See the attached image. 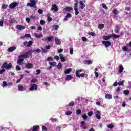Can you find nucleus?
I'll use <instances>...</instances> for the list:
<instances>
[{"label": "nucleus", "mask_w": 131, "mask_h": 131, "mask_svg": "<svg viewBox=\"0 0 131 131\" xmlns=\"http://www.w3.org/2000/svg\"><path fill=\"white\" fill-rule=\"evenodd\" d=\"M113 37V39H115L116 38H119L120 37V35H117L115 34L112 33V34H109L107 36H103V39L104 40H109L110 38H112Z\"/></svg>", "instance_id": "obj_1"}, {"label": "nucleus", "mask_w": 131, "mask_h": 131, "mask_svg": "<svg viewBox=\"0 0 131 131\" xmlns=\"http://www.w3.org/2000/svg\"><path fill=\"white\" fill-rule=\"evenodd\" d=\"M12 65L11 63L8 64L7 62H4L1 66V68H6V69H10V68H12Z\"/></svg>", "instance_id": "obj_2"}, {"label": "nucleus", "mask_w": 131, "mask_h": 131, "mask_svg": "<svg viewBox=\"0 0 131 131\" xmlns=\"http://www.w3.org/2000/svg\"><path fill=\"white\" fill-rule=\"evenodd\" d=\"M30 3H28L27 4V6L28 7H34L36 5V2L35 0H29Z\"/></svg>", "instance_id": "obj_3"}, {"label": "nucleus", "mask_w": 131, "mask_h": 131, "mask_svg": "<svg viewBox=\"0 0 131 131\" xmlns=\"http://www.w3.org/2000/svg\"><path fill=\"white\" fill-rule=\"evenodd\" d=\"M37 90V85L34 83L30 84L29 91H36Z\"/></svg>", "instance_id": "obj_4"}, {"label": "nucleus", "mask_w": 131, "mask_h": 131, "mask_svg": "<svg viewBox=\"0 0 131 131\" xmlns=\"http://www.w3.org/2000/svg\"><path fill=\"white\" fill-rule=\"evenodd\" d=\"M53 36H51L50 37H46L43 38H42V41H49V42H51L52 41V39H53Z\"/></svg>", "instance_id": "obj_5"}, {"label": "nucleus", "mask_w": 131, "mask_h": 131, "mask_svg": "<svg viewBox=\"0 0 131 131\" xmlns=\"http://www.w3.org/2000/svg\"><path fill=\"white\" fill-rule=\"evenodd\" d=\"M33 44V42H32V41H29L28 42L27 41H25L23 42L24 46H25V47H27L28 48L31 47Z\"/></svg>", "instance_id": "obj_6"}, {"label": "nucleus", "mask_w": 131, "mask_h": 131, "mask_svg": "<svg viewBox=\"0 0 131 131\" xmlns=\"http://www.w3.org/2000/svg\"><path fill=\"white\" fill-rule=\"evenodd\" d=\"M16 7H18V3L16 2H13L9 6V8H10V9H15Z\"/></svg>", "instance_id": "obj_7"}, {"label": "nucleus", "mask_w": 131, "mask_h": 131, "mask_svg": "<svg viewBox=\"0 0 131 131\" xmlns=\"http://www.w3.org/2000/svg\"><path fill=\"white\" fill-rule=\"evenodd\" d=\"M102 43L103 45H104L105 47H106V48H108V47H110V46H111V42L109 41H103L102 42Z\"/></svg>", "instance_id": "obj_8"}, {"label": "nucleus", "mask_w": 131, "mask_h": 131, "mask_svg": "<svg viewBox=\"0 0 131 131\" xmlns=\"http://www.w3.org/2000/svg\"><path fill=\"white\" fill-rule=\"evenodd\" d=\"M96 113L97 114H95V117L98 119V120H100V119H101V112L97 111Z\"/></svg>", "instance_id": "obj_9"}, {"label": "nucleus", "mask_w": 131, "mask_h": 131, "mask_svg": "<svg viewBox=\"0 0 131 131\" xmlns=\"http://www.w3.org/2000/svg\"><path fill=\"white\" fill-rule=\"evenodd\" d=\"M16 28L18 30H23V29H25V26L21 25H18L16 26Z\"/></svg>", "instance_id": "obj_10"}, {"label": "nucleus", "mask_w": 131, "mask_h": 131, "mask_svg": "<svg viewBox=\"0 0 131 131\" xmlns=\"http://www.w3.org/2000/svg\"><path fill=\"white\" fill-rule=\"evenodd\" d=\"M58 8L56 5H52L51 7V11H54V12H57L58 11Z\"/></svg>", "instance_id": "obj_11"}, {"label": "nucleus", "mask_w": 131, "mask_h": 131, "mask_svg": "<svg viewBox=\"0 0 131 131\" xmlns=\"http://www.w3.org/2000/svg\"><path fill=\"white\" fill-rule=\"evenodd\" d=\"M16 47L15 46H12L11 47L9 48H8L7 51L8 52H14V51H15V50H16Z\"/></svg>", "instance_id": "obj_12"}, {"label": "nucleus", "mask_w": 131, "mask_h": 131, "mask_svg": "<svg viewBox=\"0 0 131 131\" xmlns=\"http://www.w3.org/2000/svg\"><path fill=\"white\" fill-rule=\"evenodd\" d=\"M28 54L27 53V52H25L24 53V54H23V55H21L19 56V58H24V59H26L27 58H28Z\"/></svg>", "instance_id": "obj_13"}, {"label": "nucleus", "mask_w": 131, "mask_h": 131, "mask_svg": "<svg viewBox=\"0 0 131 131\" xmlns=\"http://www.w3.org/2000/svg\"><path fill=\"white\" fill-rule=\"evenodd\" d=\"M79 4H80V6H81V7H80L81 10H83V9L85 8V4H84V3H83V1H80Z\"/></svg>", "instance_id": "obj_14"}, {"label": "nucleus", "mask_w": 131, "mask_h": 131, "mask_svg": "<svg viewBox=\"0 0 131 131\" xmlns=\"http://www.w3.org/2000/svg\"><path fill=\"white\" fill-rule=\"evenodd\" d=\"M83 71V69L77 70L75 73L76 77H80V76L79 75V72H82Z\"/></svg>", "instance_id": "obj_15"}, {"label": "nucleus", "mask_w": 131, "mask_h": 131, "mask_svg": "<svg viewBox=\"0 0 131 131\" xmlns=\"http://www.w3.org/2000/svg\"><path fill=\"white\" fill-rule=\"evenodd\" d=\"M18 89L19 91H20V92H22L23 91H26V87L23 86V85H18Z\"/></svg>", "instance_id": "obj_16"}, {"label": "nucleus", "mask_w": 131, "mask_h": 131, "mask_svg": "<svg viewBox=\"0 0 131 131\" xmlns=\"http://www.w3.org/2000/svg\"><path fill=\"white\" fill-rule=\"evenodd\" d=\"M54 40L56 45H61V43H62V42H61V40L59 39V38H55Z\"/></svg>", "instance_id": "obj_17"}, {"label": "nucleus", "mask_w": 131, "mask_h": 131, "mask_svg": "<svg viewBox=\"0 0 131 131\" xmlns=\"http://www.w3.org/2000/svg\"><path fill=\"white\" fill-rule=\"evenodd\" d=\"M30 37H31V35L30 34H25L24 36L20 37V39H23L24 38H29Z\"/></svg>", "instance_id": "obj_18"}, {"label": "nucleus", "mask_w": 131, "mask_h": 131, "mask_svg": "<svg viewBox=\"0 0 131 131\" xmlns=\"http://www.w3.org/2000/svg\"><path fill=\"white\" fill-rule=\"evenodd\" d=\"M71 17H72V15L70 13H67L66 17L64 19V21H67L68 18H71Z\"/></svg>", "instance_id": "obj_19"}, {"label": "nucleus", "mask_w": 131, "mask_h": 131, "mask_svg": "<svg viewBox=\"0 0 131 131\" xmlns=\"http://www.w3.org/2000/svg\"><path fill=\"white\" fill-rule=\"evenodd\" d=\"M72 78H73V77H72V76L68 75H67L66 77V80H67V81H69V80H71Z\"/></svg>", "instance_id": "obj_20"}, {"label": "nucleus", "mask_w": 131, "mask_h": 131, "mask_svg": "<svg viewBox=\"0 0 131 131\" xmlns=\"http://www.w3.org/2000/svg\"><path fill=\"white\" fill-rule=\"evenodd\" d=\"M34 36L36 38H41V37H43V35L41 34H37V33H35Z\"/></svg>", "instance_id": "obj_21"}, {"label": "nucleus", "mask_w": 131, "mask_h": 131, "mask_svg": "<svg viewBox=\"0 0 131 131\" xmlns=\"http://www.w3.org/2000/svg\"><path fill=\"white\" fill-rule=\"evenodd\" d=\"M39 129V126L34 125L33 127L32 131H38Z\"/></svg>", "instance_id": "obj_22"}, {"label": "nucleus", "mask_w": 131, "mask_h": 131, "mask_svg": "<svg viewBox=\"0 0 131 131\" xmlns=\"http://www.w3.org/2000/svg\"><path fill=\"white\" fill-rule=\"evenodd\" d=\"M59 58L61 61V62H66V59H65V57L62 55V54H59Z\"/></svg>", "instance_id": "obj_23"}, {"label": "nucleus", "mask_w": 131, "mask_h": 131, "mask_svg": "<svg viewBox=\"0 0 131 131\" xmlns=\"http://www.w3.org/2000/svg\"><path fill=\"white\" fill-rule=\"evenodd\" d=\"M33 67V64L32 63H28L26 64V68H28V69H30Z\"/></svg>", "instance_id": "obj_24"}, {"label": "nucleus", "mask_w": 131, "mask_h": 131, "mask_svg": "<svg viewBox=\"0 0 131 131\" xmlns=\"http://www.w3.org/2000/svg\"><path fill=\"white\" fill-rule=\"evenodd\" d=\"M64 11L66 12H70V11H73V8H72V7H67L64 8Z\"/></svg>", "instance_id": "obj_25"}, {"label": "nucleus", "mask_w": 131, "mask_h": 131, "mask_svg": "<svg viewBox=\"0 0 131 131\" xmlns=\"http://www.w3.org/2000/svg\"><path fill=\"white\" fill-rule=\"evenodd\" d=\"M71 71H72V69L71 68H69L64 71V74H68V73H70Z\"/></svg>", "instance_id": "obj_26"}, {"label": "nucleus", "mask_w": 131, "mask_h": 131, "mask_svg": "<svg viewBox=\"0 0 131 131\" xmlns=\"http://www.w3.org/2000/svg\"><path fill=\"white\" fill-rule=\"evenodd\" d=\"M119 26H116L114 29V32L115 33H118L119 32Z\"/></svg>", "instance_id": "obj_27"}, {"label": "nucleus", "mask_w": 131, "mask_h": 131, "mask_svg": "<svg viewBox=\"0 0 131 131\" xmlns=\"http://www.w3.org/2000/svg\"><path fill=\"white\" fill-rule=\"evenodd\" d=\"M24 61V59H23V58H19L18 60H17V64L18 65H21V64H22V62H23Z\"/></svg>", "instance_id": "obj_28"}, {"label": "nucleus", "mask_w": 131, "mask_h": 131, "mask_svg": "<svg viewBox=\"0 0 131 131\" xmlns=\"http://www.w3.org/2000/svg\"><path fill=\"white\" fill-rule=\"evenodd\" d=\"M85 65H92L93 64V61L91 60H85Z\"/></svg>", "instance_id": "obj_29"}, {"label": "nucleus", "mask_w": 131, "mask_h": 131, "mask_svg": "<svg viewBox=\"0 0 131 131\" xmlns=\"http://www.w3.org/2000/svg\"><path fill=\"white\" fill-rule=\"evenodd\" d=\"M124 69V68H123V66H122V65L120 66L119 69V71L120 73H122V72H123Z\"/></svg>", "instance_id": "obj_30"}, {"label": "nucleus", "mask_w": 131, "mask_h": 131, "mask_svg": "<svg viewBox=\"0 0 131 131\" xmlns=\"http://www.w3.org/2000/svg\"><path fill=\"white\" fill-rule=\"evenodd\" d=\"M123 51H124V52H130V50L126 46H124L123 47Z\"/></svg>", "instance_id": "obj_31"}, {"label": "nucleus", "mask_w": 131, "mask_h": 131, "mask_svg": "<svg viewBox=\"0 0 131 131\" xmlns=\"http://www.w3.org/2000/svg\"><path fill=\"white\" fill-rule=\"evenodd\" d=\"M105 98L107 99L108 100H111V99H112V95H110V94H107L105 95Z\"/></svg>", "instance_id": "obj_32"}, {"label": "nucleus", "mask_w": 131, "mask_h": 131, "mask_svg": "<svg viewBox=\"0 0 131 131\" xmlns=\"http://www.w3.org/2000/svg\"><path fill=\"white\" fill-rule=\"evenodd\" d=\"M89 35H91V36H93L94 37H96V33L93 32H89L88 33Z\"/></svg>", "instance_id": "obj_33"}, {"label": "nucleus", "mask_w": 131, "mask_h": 131, "mask_svg": "<svg viewBox=\"0 0 131 131\" xmlns=\"http://www.w3.org/2000/svg\"><path fill=\"white\" fill-rule=\"evenodd\" d=\"M49 64L51 65L52 67H55L57 65V63L55 61L50 62Z\"/></svg>", "instance_id": "obj_34"}, {"label": "nucleus", "mask_w": 131, "mask_h": 131, "mask_svg": "<svg viewBox=\"0 0 131 131\" xmlns=\"http://www.w3.org/2000/svg\"><path fill=\"white\" fill-rule=\"evenodd\" d=\"M34 53H40L41 52V50L39 48H37L35 50H33Z\"/></svg>", "instance_id": "obj_35"}, {"label": "nucleus", "mask_w": 131, "mask_h": 131, "mask_svg": "<svg viewBox=\"0 0 131 131\" xmlns=\"http://www.w3.org/2000/svg\"><path fill=\"white\" fill-rule=\"evenodd\" d=\"M76 3L74 4V9H77V7L78 6V1L77 0H75Z\"/></svg>", "instance_id": "obj_36"}, {"label": "nucleus", "mask_w": 131, "mask_h": 131, "mask_svg": "<svg viewBox=\"0 0 131 131\" xmlns=\"http://www.w3.org/2000/svg\"><path fill=\"white\" fill-rule=\"evenodd\" d=\"M74 105H75V103L74 101H71L69 103V107H73V106H74Z\"/></svg>", "instance_id": "obj_37"}, {"label": "nucleus", "mask_w": 131, "mask_h": 131, "mask_svg": "<svg viewBox=\"0 0 131 131\" xmlns=\"http://www.w3.org/2000/svg\"><path fill=\"white\" fill-rule=\"evenodd\" d=\"M98 28H99V29H102V28L103 27H104V24H100L98 25Z\"/></svg>", "instance_id": "obj_38"}, {"label": "nucleus", "mask_w": 131, "mask_h": 131, "mask_svg": "<svg viewBox=\"0 0 131 131\" xmlns=\"http://www.w3.org/2000/svg\"><path fill=\"white\" fill-rule=\"evenodd\" d=\"M129 90H124V95H126V96H127V95H129Z\"/></svg>", "instance_id": "obj_39"}, {"label": "nucleus", "mask_w": 131, "mask_h": 131, "mask_svg": "<svg viewBox=\"0 0 131 131\" xmlns=\"http://www.w3.org/2000/svg\"><path fill=\"white\" fill-rule=\"evenodd\" d=\"M113 13L114 14V17H116V16L117 15V10L116 9H114L113 11Z\"/></svg>", "instance_id": "obj_40"}, {"label": "nucleus", "mask_w": 131, "mask_h": 131, "mask_svg": "<svg viewBox=\"0 0 131 131\" xmlns=\"http://www.w3.org/2000/svg\"><path fill=\"white\" fill-rule=\"evenodd\" d=\"M3 84L2 85V86H3V88H6V86H8V83L5 81H4L3 82Z\"/></svg>", "instance_id": "obj_41"}, {"label": "nucleus", "mask_w": 131, "mask_h": 131, "mask_svg": "<svg viewBox=\"0 0 131 131\" xmlns=\"http://www.w3.org/2000/svg\"><path fill=\"white\" fill-rule=\"evenodd\" d=\"M107 127H108V128H110V129H112V128L114 127V125H113L112 124H110L107 125Z\"/></svg>", "instance_id": "obj_42"}, {"label": "nucleus", "mask_w": 131, "mask_h": 131, "mask_svg": "<svg viewBox=\"0 0 131 131\" xmlns=\"http://www.w3.org/2000/svg\"><path fill=\"white\" fill-rule=\"evenodd\" d=\"M51 121L52 122V123H54V122H57V121H58V119L57 118H51L50 119Z\"/></svg>", "instance_id": "obj_43"}, {"label": "nucleus", "mask_w": 131, "mask_h": 131, "mask_svg": "<svg viewBox=\"0 0 131 131\" xmlns=\"http://www.w3.org/2000/svg\"><path fill=\"white\" fill-rule=\"evenodd\" d=\"M7 8H8V5L7 4H3L2 6V9H3V10H6Z\"/></svg>", "instance_id": "obj_44"}, {"label": "nucleus", "mask_w": 131, "mask_h": 131, "mask_svg": "<svg viewBox=\"0 0 131 131\" xmlns=\"http://www.w3.org/2000/svg\"><path fill=\"white\" fill-rule=\"evenodd\" d=\"M124 84V81H120L119 82H118V85H123Z\"/></svg>", "instance_id": "obj_45"}, {"label": "nucleus", "mask_w": 131, "mask_h": 131, "mask_svg": "<svg viewBox=\"0 0 131 131\" xmlns=\"http://www.w3.org/2000/svg\"><path fill=\"white\" fill-rule=\"evenodd\" d=\"M31 82L32 83H35L36 82H37V80L36 79V78H33L31 80Z\"/></svg>", "instance_id": "obj_46"}, {"label": "nucleus", "mask_w": 131, "mask_h": 131, "mask_svg": "<svg viewBox=\"0 0 131 131\" xmlns=\"http://www.w3.org/2000/svg\"><path fill=\"white\" fill-rule=\"evenodd\" d=\"M53 28H54V29L55 30H57V29H58V28H59V25H54L53 26Z\"/></svg>", "instance_id": "obj_47"}, {"label": "nucleus", "mask_w": 131, "mask_h": 131, "mask_svg": "<svg viewBox=\"0 0 131 131\" xmlns=\"http://www.w3.org/2000/svg\"><path fill=\"white\" fill-rule=\"evenodd\" d=\"M74 10L75 11V14L76 16H77L78 14H79V11H78V9L77 8L74 9Z\"/></svg>", "instance_id": "obj_48"}, {"label": "nucleus", "mask_w": 131, "mask_h": 131, "mask_svg": "<svg viewBox=\"0 0 131 131\" xmlns=\"http://www.w3.org/2000/svg\"><path fill=\"white\" fill-rule=\"evenodd\" d=\"M36 75H38L39 74H40V73H41V70H40V69H38L36 70Z\"/></svg>", "instance_id": "obj_49"}, {"label": "nucleus", "mask_w": 131, "mask_h": 131, "mask_svg": "<svg viewBox=\"0 0 131 131\" xmlns=\"http://www.w3.org/2000/svg\"><path fill=\"white\" fill-rule=\"evenodd\" d=\"M102 8H103V9H105V10H108V7H107V5H106L105 4V3H103L102 4Z\"/></svg>", "instance_id": "obj_50"}, {"label": "nucleus", "mask_w": 131, "mask_h": 131, "mask_svg": "<svg viewBox=\"0 0 131 131\" xmlns=\"http://www.w3.org/2000/svg\"><path fill=\"white\" fill-rule=\"evenodd\" d=\"M76 114L79 115L81 114V110L78 109L76 110Z\"/></svg>", "instance_id": "obj_51"}, {"label": "nucleus", "mask_w": 131, "mask_h": 131, "mask_svg": "<svg viewBox=\"0 0 131 131\" xmlns=\"http://www.w3.org/2000/svg\"><path fill=\"white\" fill-rule=\"evenodd\" d=\"M47 21H48V22H52V21H53V18L50 16H48L47 17Z\"/></svg>", "instance_id": "obj_52"}, {"label": "nucleus", "mask_w": 131, "mask_h": 131, "mask_svg": "<svg viewBox=\"0 0 131 131\" xmlns=\"http://www.w3.org/2000/svg\"><path fill=\"white\" fill-rule=\"evenodd\" d=\"M82 118H83V119L85 120L88 119V116L86 115H83L82 116Z\"/></svg>", "instance_id": "obj_53"}, {"label": "nucleus", "mask_w": 131, "mask_h": 131, "mask_svg": "<svg viewBox=\"0 0 131 131\" xmlns=\"http://www.w3.org/2000/svg\"><path fill=\"white\" fill-rule=\"evenodd\" d=\"M87 115H88V116H89V117H91V116H92V115H93V111H90V112H88L87 113Z\"/></svg>", "instance_id": "obj_54"}, {"label": "nucleus", "mask_w": 131, "mask_h": 131, "mask_svg": "<svg viewBox=\"0 0 131 131\" xmlns=\"http://www.w3.org/2000/svg\"><path fill=\"white\" fill-rule=\"evenodd\" d=\"M42 131H47L48 130V128H47V127H46V126H42Z\"/></svg>", "instance_id": "obj_55"}, {"label": "nucleus", "mask_w": 131, "mask_h": 131, "mask_svg": "<svg viewBox=\"0 0 131 131\" xmlns=\"http://www.w3.org/2000/svg\"><path fill=\"white\" fill-rule=\"evenodd\" d=\"M61 68H62V63H61L59 62V63L58 64L57 69H61Z\"/></svg>", "instance_id": "obj_56"}, {"label": "nucleus", "mask_w": 131, "mask_h": 131, "mask_svg": "<svg viewBox=\"0 0 131 131\" xmlns=\"http://www.w3.org/2000/svg\"><path fill=\"white\" fill-rule=\"evenodd\" d=\"M47 61H48L49 62L51 61H54V59L52 58V57H49L48 58H47Z\"/></svg>", "instance_id": "obj_57"}, {"label": "nucleus", "mask_w": 131, "mask_h": 131, "mask_svg": "<svg viewBox=\"0 0 131 131\" xmlns=\"http://www.w3.org/2000/svg\"><path fill=\"white\" fill-rule=\"evenodd\" d=\"M66 115H71L72 114V112L71 111H68L66 113Z\"/></svg>", "instance_id": "obj_58"}, {"label": "nucleus", "mask_w": 131, "mask_h": 131, "mask_svg": "<svg viewBox=\"0 0 131 131\" xmlns=\"http://www.w3.org/2000/svg\"><path fill=\"white\" fill-rule=\"evenodd\" d=\"M82 41H88V38H86V37H82Z\"/></svg>", "instance_id": "obj_59"}, {"label": "nucleus", "mask_w": 131, "mask_h": 131, "mask_svg": "<svg viewBox=\"0 0 131 131\" xmlns=\"http://www.w3.org/2000/svg\"><path fill=\"white\" fill-rule=\"evenodd\" d=\"M5 71H6V70H5V69H2L0 70V74H3V73H4Z\"/></svg>", "instance_id": "obj_60"}, {"label": "nucleus", "mask_w": 131, "mask_h": 131, "mask_svg": "<svg viewBox=\"0 0 131 131\" xmlns=\"http://www.w3.org/2000/svg\"><path fill=\"white\" fill-rule=\"evenodd\" d=\"M27 53H28V55H30V54H32L33 53V50H29Z\"/></svg>", "instance_id": "obj_61"}, {"label": "nucleus", "mask_w": 131, "mask_h": 131, "mask_svg": "<svg viewBox=\"0 0 131 131\" xmlns=\"http://www.w3.org/2000/svg\"><path fill=\"white\" fill-rule=\"evenodd\" d=\"M70 55H73V48H71L70 49Z\"/></svg>", "instance_id": "obj_62"}, {"label": "nucleus", "mask_w": 131, "mask_h": 131, "mask_svg": "<svg viewBox=\"0 0 131 131\" xmlns=\"http://www.w3.org/2000/svg\"><path fill=\"white\" fill-rule=\"evenodd\" d=\"M116 92H117V93H119V92H120V87H117L116 89Z\"/></svg>", "instance_id": "obj_63"}, {"label": "nucleus", "mask_w": 131, "mask_h": 131, "mask_svg": "<svg viewBox=\"0 0 131 131\" xmlns=\"http://www.w3.org/2000/svg\"><path fill=\"white\" fill-rule=\"evenodd\" d=\"M16 70H21V67L19 66H16Z\"/></svg>", "instance_id": "obj_64"}]
</instances>
